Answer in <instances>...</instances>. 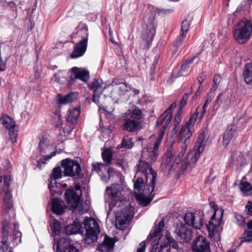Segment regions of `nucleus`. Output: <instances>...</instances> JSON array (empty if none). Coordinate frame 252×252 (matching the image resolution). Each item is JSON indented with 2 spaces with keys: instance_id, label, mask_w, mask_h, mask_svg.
Returning <instances> with one entry per match:
<instances>
[{
  "instance_id": "nucleus-1",
  "label": "nucleus",
  "mask_w": 252,
  "mask_h": 252,
  "mask_svg": "<svg viewBox=\"0 0 252 252\" xmlns=\"http://www.w3.org/2000/svg\"><path fill=\"white\" fill-rule=\"evenodd\" d=\"M137 178L134 184L136 198L143 206H146L152 200L157 173L151 164L140 159L136 167Z\"/></svg>"
},
{
  "instance_id": "nucleus-2",
  "label": "nucleus",
  "mask_w": 252,
  "mask_h": 252,
  "mask_svg": "<svg viewBox=\"0 0 252 252\" xmlns=\"http://www.w3.org/2000/svg\"><path fill=\"white\" fill-rule=\"evenodd\" d=\"M124 192V188L120 184H113L106 189L111 197L109 209L115 214V225L119 229H123L133 215V208L126 201Z\"/></svg>"
},
{
  "instance_id": "nucleus-3",
  "label": "nucleus",
  "mask_w": 252,
  "mask_h": 252,
  "mask_svg": "<svg viewBox=\"0 0 252 252\" xmlns=\"http://www.w3.org/2000/svg\"><path fill=\"white\" fill-rule=\"evenodd\" d=\"M21 237L18 224H12L9 220H4L2 225V241L0 242V252L7 250L10 243H12L14 245H18L21 242Z\"/></svg>"
},
{
  "instance_id": "nucleus-4",
  "label": "nucleus",
  "mask_w": 252,
  "mask_h": 252,
  "mask_svg": "<svg viewBox=\"0 0 252 252\" xmlns=\"http://www.w3.org/2000/svg\"><path fill=\"white\" fill-rule=\"evenodd\" d=\"M123 118V129L132 132L142 128L144 117L140 109L135 107L132 110L128 109L124 114Z\"/></svg>"
},
{
  "instance_id": "nucleus-5",
  "label": "nucleus",
  "mask_w": 252,
  "mask_h": 252,
  "mask_svg": "<svg viewBox=\"0 0 252 252\" xmlns=\"http://www.w3.org/2000/svg\"><path fill=\"white\" fill-rule=\"evenodd\" d=\"M210 206L213 212L209 223L206 224L209 235L211 237L215 236L217 237L220 235L222 229V218L223 215V209L219 208L215 202L210 203Z\"/></svg>"
},
{
  "instance_id": "nucleus-6",
  "label": "nucleus",
  "mask_w": 252,
  "mask_h": 252,
  "mask_svg": "<svg viewBox=\"0 0 252 252\" xmlns=\"http://www.w3.org/2000/svg\"><path fill=\"white\" fill-rule=\"evenodd\" d=\"M181 150L178 147L176 151H174L172 147L168 148L163 158L162 166L169 171L175 170L178 164L182 161L185 154L181 155Z\"/></svg>"
},
{
  "instance_id": "nucleus-7",
  "label": "nucleus",
  "mask_w": 252,
  "mask_h": 252,
  "mask_svg": "<svg viewBox=\"0 0 252 252\" xmlns=\"http://www.w3.org/2000/svg\"><path fill=\"white\" fill-rule=\"evenodd\" d=\"M252 33V24L245 20L240 21L233 30L235 39L239 43H245L251 37Z\"/></svg>"
},
{
  "instance_id": "nucleus-8",
  "label": "nucleus",
  "mask_w": 252,
  "mask_h": 252,
  "mask_svg": "<svg viewBox=\"0 0 252 252\" xmlns=\"http://www.w3.org/2000/svg\"><path fill=\"white\" fill-rule=\"evenodd\" d=\"M207 141V139L205 138L204 132H202L199 134L194 147V153L193 156L191 157L190 161L189 163H187L186 165H183L182 168L184 170H188L189 169H191L195 165L200 157V154L204 150Z\"/></svg>"
},
{
  "instance_id": "nucleus-9",
  "label": "nucleus",
  "mask_w": 252,
  "mask_h": 252,
  "mask_svg": "<svg viewBox=\"0 0 252 252\" xmlns=\"http://www.w3.org/2000/svg\"><path fill=\"white\" fill-rule=\"evenodd\" d=\"M84 227L86 233L84 237V242L90 244L96 241L97 235L99 233V226L94 219L86 218L84 220Z\"/></svg>"
},
{
  "instance_id": "nucleus-10",
  "label": "nucleus",
  "mask_w": 252,
  "mask_h": 252,
  "mask_svg": "<svg viewBox=\"0 0 252 252\" xmlns=\"http://www.w3.org/2000/svg\"><path fill=\"white\" fill-rule=\"evenodd\" d=\"M88 28L86 24H83L79 31V34H83L82 39L76 44L71 54L72 58H77L82 56L86 51L88 41Z\"/></svg>"
},
{
  "instance_id": "nucleus-11",
  "label": "nucleus",
  "mask_w": 252,
  "mask_h": 252,
  "mask_svg": "<svg viewBox=\"0 0 252 252\" xmlns=\"http://www.w3.org/2000/svg\"><path fill=\"white\" fill-rule=\"evenodd\" d=\"M164 136V131L160 132L154 143L153 147L151 146H147L144 148L142 154L141 158L147 159L151 162L155 161L158 156V148Z\"/></svg>"
},
{
  "instance_id": "nucleus-12",
  "label": "nucleus",
  "mask_w": 252,
  "mask_h": 252,
  "mask_svg": "<svg viewBox=\"0 0 252 252\" xmlns=\"http://www.w3.org/2000/svg\"><path fill=\"white\" fill-rule=\"evenodd\" d=\"M12 180V178L11 175L4 176V187L3 189V191L4 193L3 201L4 202V216L5 218L8 215V210L11 212L13 214H14L13 210L12 209L13 206L12 190L9 189Z\"/></svg>"
},
{
  "instance_id": "nucleus-13",
  "label": "nucleus",
  "mask_w": 252,
  "mask_h": 252,
  "mask_svg": "<svg viewBox=\"0 0 252 252\" xmlns=\"http://www.w3.org/2000/svg\"><path fill=\"white\" fill-rule=\"evenodd\" d=\"M173 232L176 238L182 243L189 242L192 237V229L181 221L176 223Z\"/></svg>"
},
{
  "instance_id": "nucleus-14",
  "label": "nucleus",
  "mask_w": 252,
  "mask_h": 252,
  "mask_svg": "<svg viewBox=\"0 0 252 252\" xmlns=\"http://www.w3.org/2000/svg\"><path fill=\"white\" fill-rule=\"evenodd\" d=\"M75 189L77 191H79V193L75 192L72 189L66 190L64 193L67 206L73 212L75 211V209L79 206L81 195V187L79 185H76Z\"/></svg>"
},
{
  "instance_id": "nucleus-15",
  "label": "nucleus",
  "mask_w": 252,
  "mask_h": 252,
  "mask_svg": "<svg viewBox=\"0 0 252 252\" xmlns=\"http://www.w3.org/2000/svg\"><path fill=\"white\" fill-rule=\"evenodd\" d=\"M192 130L193 128L185 125L182 126L180 131L177 146L181 150V155L186 153L188 147V140L191 136Z\"/></svg>"
},
{
  "instance_id": "nucleus-16",
  "label": "nucleus",
  "mask_w": 252,
  "mask_h": 252,
  "mask_svg": "<svg viewBox=\"0 0 252 252\" xmlns=\"http://www.w3.org/2000/svg\"><path fill=\"white\" fill-rule=\"evenodd\" d=\"M62 165L64 169V174L66 176H75L81 171L80 164L74 160L66 158L62 161Z\"/></svg>"
},
{
  "instance_id": "nucleus-17",
  "label": "nucleus",
  "mask_w": 252,
  "mask_h": 252,
  "mask_svg": "<svg viewBox=\"0 0 252 252\" xmlns=\"http://www.w3.org/2000/svg\"><path fill=\"white\" fill-rule=\"evenodd\" d=\"M184 220L187 225L197 229H201L204 224L203 217L197 212H187L185 215Z\"/></svg>"
},
{
  "instance_id": "nucleus-18",
  "label": "nucleus",
  "mask_w": 252,
  "mask_h": 252,
  "mask_svg": "<svg viewBox=\"0 0 252 252\" xmlns=\"http://www.w3.org/2000/svg\"><path fill=\"white\" fill-rule=\"evenodd\" d=\"M191 249L195 252H210V243L203 236H198L194 239Z\"/></svg>"
},
{
  "instance_id": "nucleus-19",
  "label": "nucleus",
  "mask_w": 252,
  "mask_h": 252,
  "mask_svg": "<svg viewBox=\"0 0 252 252\" xmlns=\"http://www.w3.org/2000/svg\"><path fill=\"white\" fill-rule=\"evenodd\" d=\"M234 96L231 91H226L220 94L216 100V103H219L220 101L222 104L223 108L227 110L233 101Z\"/></svg>"
},
{
  "instance_id": "nucleus-20",
  "label": "nucleus",
  "mask_w": 252,
  "mask_h": 252,
  "mask_svg": "<svg viewBox=\"0 0 252 252\" xmlns=\"http://www.w3.org/2000/svg\"><path fill=\"white\" fill-rule=\"evenodd\" d=\"M71 245L68 237L61 238L56 240L53 245V250L56 252H63Z\"/></svg>"
},
{
  "instance_id": "nucleus-21",
  "label": "nucleus",
  "mask_w": 252,
  "mask_h": 252,
  "mask_svg": "<svg viewBox=\"0 0 252 252\" xmlns=\"http://www.w3.org/2000/svg\"><path fill=\"white\" fill-rule=\"evenodd\" d=\"M70 77L73 79H79L83 81H87L89 77V72L85 69L74 67L71 69Z\"/></svg>"
},
{
  "instance_id": "nucleus-22",
  "label": "nucleus",
  "mask_w": 252,
  "mask_h": 252,
  "mask_svg": "<svg viewBox=\"0 0 252 252\" xmlns=\"http://www.w3.org/2000/svg\"><path fill=\"white\" fill-rule=\"evenodd\" d=\"M236 128L234 125L228 126L225 130L223 136L222 144L227 146L231 141L233 140L236 136Z\"/></svg>"
},
{
  "instance_id": "nucleus-23",
  "label": "nucleus",
  "mask_w": 252,
  "mask_h": 252,
  "mask_svg": "<svg viewBox=\"0 0 252 252\" xmlns=\"http://www.w3.org/2000/svg\"><path fill=\"white\" fill-rule=\"evenodd\" d=\"M108 88L114 87V89L119 94H123L126 92L131 90L130 86L123 83H121L117 79L113 80L111 83L107 85Z\"/></svg>"
},
{
  "instance_id": "nucleus-24",
  "label": "nucleus",
  "mask_w": 252,
  "mask_h": 252,
  "mask_svg": "<svg viewBox=\"0 0 252 252\" xmlns=\"http://www.w3.org/2000/svg\"><path fill=\"white\" fill-rule=\"evenodd\" d=\"M156 25L155 22V19L152 16L149 17L147 20L146 34L147 36L145 37L147 41H152L156 33Z\"/></svg>"
},
{
  "instance_id": "nucleus-25",
  "label": "nucleus",
  "mask_w": 252,
  "mask_h": 252,
  "mask_svg": "<svg viewBox=\"0 0 252 252\" xmlns=\"http://www.w3.org/2000/svg\"><path fill=\"white\" fill-rule=\"evenodd\" d=\"M114 244L113 239L106 235L102 243L98 245L97 250L101 252H111L114 248Z\"/></svg>"
},
{
  "instance_id": "nucleus-26",
  "label": "nucleus",
  "mask_w": 252,
  "mask_h": 252,
  "mask_svg": "<svg viewBox=\"0 0 252 252\" xmlns=\"http://www.w3.org/2000/svg\"><path fill=\"white\" fill-rule=\"evenodd\" d=\"M170 109H167L164 113H163L158 118L157 121L156 126H159L164 122V125L162 128L161 129L160 132L164 131L166 127L171 122L172 118V115H169Z\"/></svg>"
},
{
  "instance_id": "nucleus-27",
  "label": "nucleus",
  "mask_w": 252,
  "mask_h": 252,
  "mask_svg": "<svg viewBox=\"0 0 252 252\" xmlns=\"http://www.w3.org/2000/svg\"><path fill=\"white\" fill-rule=\"evenodd\" d=\"M82 228V223L77 220H75L73 224L65 227V232L67 235L76 234L81 232Z\"/></svg>"
},
{
  "instance_id": "nucleus-28",
  "label": "nucleus",
  "mask_w": 252,
  "mask_h": 252,
  "mask_svg": "<svg viewBox=\"0 0 252 252\" xmlns=\"http://www.w3.org/2000/svg\"><path fill=\"white\" fill-rule=\"evenodd\" d=\"M52 212L57 215L62 214L64 211L63 202L58 198H53L52 201Z\"/></svg>"
},
{
  "instance_id": "nucleus-29",
  "label": "nucleus",
  "mask_w": 252,
  "mask_h": 252,
  "mask_svg": "<svg viewBox=\"0 0 252 252\" xmlns=\"http://www.w3.org/2000/svg\"><path fill=\"white\" fill-rule=\"evenodd\" d=\"M80 115L79 107H71L67 112V120L68 122L74 123L78 118Z\"/></svg>"
},
{
  "instance_id": "nucleus-30",
  "label": "nucleus",
  "mask_w": 252,
  "mask_h": 252,
  "mask_svg": "<svg viewBox=\"0 0 252 252\" xmlns=\"http://www.w3.org/2000/svg\"><path fill=\"white\" fill-rule=\"evenodd\" d=\"M76 98V95L73 93H70L65 95L59 94L57 95V100L59 103L66 104L72 102Z\"/></svg>"
},
{
  "instance_id": "nucleus-31",
  "label": "nucleus",
  "mask_w": 252,
  "mask_h": 252,
  "mask_svg": "<svg viewBox=\"0 0 252 252\" xmlns=\"http://www.w3.org/2000/svg\"><path fill=\"white\" fill-rule=\"evenodd\" d=\"M244 79L247 84L252 83V63H246L243 71Z\"/></svg>"
},
{
  "instance_id": "nucleus-32",
  "label": "nucleus",
  "mask_w": 252,
  "mask_h": 252,
  "mask_svg": "<svg viewBox=\"0 0 252 252\" xmlns=\"http://www.w3.org/2000/svg\"><path fill=\"white\" fill-rule=\"evenodd\" d=\"M67 74L66 70H59L55 73L51 79V81H55L58 83H62L65 81V77Z\"/></svg>"
},
{
  "instance_id": "nucleus-33",
  "label": "nucleus",
  "mask_w": 252,
  "mask_h": 252,
  "mask_svg": "<svg viewBox=\"0 0 252 252\" xmlns=\"http://www.w3.org/2000/svg\"><path fill=\"white\" fill-rule=\"evenodd\" d=\"M164 227V221L163 220H162L159 222L158 225L155 226L154 231L150 233L149 236L151 238H154L160 236L162 233Z\"/></svg>"
},
{
  "instance_id": "nucleus-34",
  "label": "nucleus",
  "mask_w": 252,
  "mask_h": 252,
  "mask_svg": "<svg viewBox=\"0 0 252 252\" xmlns=\"http://www.w3.org/2000/svg\"><path fill=\"white\" fill-rule=\"evenodd\" d=\"M132 138L129 136H125L123 139L121 143L118 146L117 148H125L128 149H131L133 146V143L131 141Z\"/></svg>"
},
{
  "instance_id": "nucleus-35",
  "label": "nucleus",
  "mask_w": 252,
  "mask_h": 252,
  "mask_svg": "<svg viewBox=\"0 0 252 252\" xmlns=\"http://www.w3.org/2000/svg\"><path fill=\"white\" fill-rule=\"evenodd\" d=\"M3 126L10 131H12L15 127V122L8 116H4L2 118Z\"/></svg>"
},
{
  "instance_id": "nucleus-36",
  "label": "nucleus",
  "mask_w": 252,
  "mask_h": 252,
  "mask_svg": "<svg viewBox=\"0 0 252 252\" xmlns=\"http://www.w3.org/2000/svg\"><path fill=\"white\" fill-rule=\"evenodd\" d=\"M199 109H196L194 113L191 115L188 121L185 124V125L190 127V128L193 129L194 124L196 122L197 118H199L200 120L201 119H200V113L199 112Z\"/></svg>"
},
{
  "instance_id": "nucleus-37",
  "label": "nucleus",
  "mask_w": 252,
  "mask_h": 252,
  "mask_svg": "<svg viewBox=\"0 0 252 252\" xmlns=\"http://www.w3.org/2000/svg\"><path fill=\"white\" fill-rule=\"evenodd\" d=\"M194 58L186 60L185 62L181 65L179 73L180 75L186 76L188 74V70L189 68L190 64L192 63L194 60Z\"/></svg>"
},
{
  "instance_id": "nucleus-38",
  "label": "nucleus",
  "mask_w": 252,
  "mask_h": 252,
  "mask_svg": "<svg viewBox=\"0 0 252 252\" xmlns=\"http://www.w3.org/2000/svg\"><path fill=\"white\" fill-rule=\"evenodd\" d=\"M150 252H169V247L167 244L160 246L158 243L153 244Z\"/></svg>"
},
{
  "instance_id": "nucleus-39",
  "label": "nucleus",
  "mask_w": 252,
  "mask_h": 252,
  "mask_svg": "<svg viewBox=\"0 0 252 252\" xmlns=\"http://www.w3.org/2000/svg\"><path fill=\"white\" fill-rule=\"evenodd\" d=\"M213 97L211 95L208 96L207 99L205 101V103L203 105L202 107H198L196 110H199L200 113V119H202L206 112V109L207 108L208 105L211 103Z\"/></svg>"
},
{
  "instance_id": "nucleus-40",
  "label": "nucleus",
  "mask_w": 252,
  "mask_h": 252,
  "mask_svg": "<svg viewBox=\"0 0 252 252\" xmlns=\"http://www.w3.org/2000/svg\"><path fill=\"white\" fill-rule=\"evenodd\" d=\"M62 177V171L60 167L54 168L50 176L51 181H56Z\"/></svg>"
},
{
  "instance_id": "nucleus-41",
  "label": "nucleus",
  "mask_w": 252,
  "mask_h": 252,
  "mask_svg": "<svg viewBox=\"0 0 252 252\" xmlns=\"http://www.w3.org/2000/svg\"><path fill=\"white\" fill-rule=\"evenodd\" d=\"M101 84V80H94L88 84L89 87L94 91V93L99 92L98 90Z\"/></svg>"
},
{
  "instance_id": "nucleus-42",
  "label": "nucleus",
  "mask_w": 252,
  "mask_h": 252,
  "mask_svg": "<svg viewBox=\"0 0 252 252\" xmlns=\"http://www.w3.org/2000/svg\"><path fill=\"white\" fill-rule=\"evenodd\" d=\"M102 157L104 161L110 164L111 162L112 154L109 149H106L102 153Z\"/></svg>"
},
{
  "instance_id": "nucleus-43",
  "label": "nucleus",
  "mask_w": 252,
  "mask_h": 252,
  "mask_svg": "<svg viewBox=\"0 0 252 252\" xmlns=\"http://www.w3.org/2000/svg\"><path fill=\"white\" fill-rule=\"evenodd\" d=\"M47 147V138L43 137L42 139H40V142L38 144L39 150L40 152H44Z\"/></svg>"
},
{
  "instance_id": "nucleus-44",
  "label": "nucleus",
  "mask_w": 252,
  "mask_h": 252,
  "mask_svg": "<svg viewBox=\"0 0 252 252\" xmlns=\"http://www.w3.org/2000/svg\"><path fill=\"white\" fill-rule=\"evenodd\" d=\"M241 190L243 192H247L251 190L252 186L251 184L248 182H245L241 183Z\"/></svg>"
},
{
  "instance_id": "nucleus-45",
  "label": "nucleus",
  "mask_w": 252,
  "mask_h": 252,
  "mask_svg": "<svg viewBox=\"0 0 252 252\" xmlns=\"http://www.w3.org/2000/svg\"><path fill=\"white\" fill-rule=\"evenodd\" d=\"M93 170L99 173L103 168H105V165L103 163L95 162L93 164Z\"/></svg>"
},
{
  "instance_id": "nucleus-46",
  "label": "nucleus",
  "mask_w": 252,
  "mask_h": 252,
  "mask_svg": "<svg viewBox=\"0 0 252 252\" xmlns=\"http://www.w3.org/2000/svg\"><path fill=\"white\" fill-rule=\"evenodd\" d=\"M189 28V24L188 20L183 21L182 25V31L183 35H186Z\"/></svg>"
},
{
  "instance_id": "nucleus-47",
  "label": "nucleus",
  "mask_w": 252,
  "mask_h": 252,
  "mask_svg": "<svg viewBox=\"0 0 252 252\" xmlns=\"http://www.w3.org/2000/svg\"><path fill=\"white\" fill-rule=\"evenodd\" d=\"M181 122V118L180 117V115L179 113L176 115L175 118V122H174V127L173 128L175 132L176 133L179 128V125Z\"/></svg>"
},
{
  "instance_id": "nucleus-48",
  "label": "nucleus",
  "mask_w": 252,
  "mask_h": 252,
  "mask_svg": "<svg viewBox=\"0 0 252 252\" xmlns=\"http://www.w3.org/2000/svg\"><path fill=\"white\" fill-rule=\"evenodd\" d=\"M47 160V156H43L40 158L37 161L38 167L41 169L46 166V161Z\"/></svg>"
},
{
  "instance_id": "nucleus-49",
  "label": "nucleus",
  "mask_w": 252,
  "mask_h": 252,
  "mask_svg": "<svg viewBox=\"0 0 252 252\" xmlns=\"http://www.w3.org/2000/svg\"><path fill=\"white\" fill-rule=\"evenodd\" d=\"M245 236L243 238V241L251 242L252 241V230L245 231Z\"/></svg>"
},
{
  "instance_id": "nucleus-50",
  "label": "nucleus",
  "mask_w": 252,
  "mask_h": 252,
  "mask_svg": "<svg viewBox=\"0 0 252 252\" xmlns=\"http://www.w3.org/2000/svg\"><path fill=\"white\" fill-rule=\"evenodd\" d=\"M186 36V35H183V33H182L176 39L174 42V46L176 47L180 46Z\"/></svg>"
},
{
  "instance_id": "nucleus-51",
  "label": "nucleus",
  "mask_w": 252,
  "mask_h": 252,
  "mask_svg": "<svg viewBox=\"0 0 252 252\" xmlns=\"http://www.w3.org/2000/svg\"><path fill=\"white\" fill-rule=\"evenodd\" d=\"M189 94L188 93L185 94L180 103V107L182 109L186 105L187 100L188 99Z\"/></svg>"
},
{
  "instance_id": "nucleus-52",
  "label": "nucleus",
  "mask_w": 252,
  "mask_h": 252,
  "mask_svg": "<svg viewBox=\"0 0 252 252\" xmlns=\"http://www.w3.org/2000/svg\"><path fill=\"white\" fill-rule=\"evenodd\" d=\"M103 90H104V89H103L102 90H101L100 91V93H99V92H96L95 93H94L93 101L97 105L99 104V95L100 94H101L102 91Z\"/></svg>"
},
{
  "instance_id": "nucleus-53",
  "label": "nucleus",
  "mask_w": 252,
  "mask_h": 252,
  "mask_svg": "<svg viewBox=\"0 0 252 252\" xmlns=\"http://www.w3.org/2000/svg\"><path fill=\"white\" fill-rule=\"evenodd\" d=\"M52 228L56 234H58L60 230V224L58 221H55L52 226Z\"/></svg>"
},
{
  "instance_id": "nucleus-54",
  "label": "nucleus",
  "mask_w": 252,
  "mask_h": 252,
  "mask_svg": "<svg viewBox=\"0 0 252 252\" xmlns=\"http://www.w3.org/2000/svg\"><path fill=\"white\" fill-rule=\"evenodd\" d=\"M236 219L237 220L238 224L239 225L241 226L244 224L245 220L244 218L241 215L236 216Z\"/></svg>"
},
{
  "instance_id": "nucleus-55",
  "label": "nucleus",
  "mask_w": 252,
  "mask_h": 252,
  "mask_svg": "<svg viewBox=\"0 0 252 252\" xmlns=\"http://www.w3.org/2000/svg\"><path fill=\"white\" fill-rule=\"evenodd\" d=\"M146 248V244L145 242H142L139 244V248L138 249L137 252H145Z\"/></svg>"
},
{
  "instance_id": "nucleus-56",
  "label": "nucleus",
  "mask_w": 252,
  "mask_h": 252,
  "mask_svg": "<svg viewBox=\"0 0 252 252\" xmlns=\"http://www.w3.org/2000/svg\"><path fill=\"white\" fill-rule=\"evenodd\" d=\"M247 214L250 216H252V203H248L246 206Z\"/></svg>"
},
{
  "instance_id": "nucleus-57",
  "label": "nucleus",
  "mask_w": 252,
  "mask_h": 252,
  "mask_svg": "<svg viewBox=\"0 0 252 252\" xmlns=\"http://www.w3.org/2000/svg\"><path fill=\"white\" fill-rule=\"evenodd\" d=\"M221 78L219 75H215L213 79V84L219 85L220 82Z\"/></svg>"
},
{
  "instance_id": "nucleus-58",
  "label": "nucleus",
  "mask_w": 252,
  "mask_h": 252,
  "mask_svg": "<svg viewBox=\"0 0 252 252\" xmlns=\"http://www.w3.org/2000/svg\"><path fill=\"white\" fill-rule=\"evenodd\" d=\"M205 79L204 76L203 74L200 75L198 78L197 80L200 85L203 83Z\"/></svg>"
},
{
  "instance_id": "nucleus-59",
  "label": "nucleus",
  "mask_w": 252,
  "mask_h": 252,
  "mask_svg": "<svg viewBox=\"0 0 252 252\" xmlns=\"http://www.w3.org/2000/svg\"><path fill=\"white\" fill-rule=\"evenodd\" d=\"M218 87V85L213 83L212 86L210 89V92L211 93H214L216 91V90L217 89Z\"/></svg>"
},
{
  "instance_id": "nucleus-60",
  "label": "nucleus",
  "mask_w": 252,
  "mask_h": 252,
  "mask_svg": "<svg viewBox=\"0 0 252 252\" xmlns=\"http://www.w3.org/2000/svg\"><path fill=\"white\" fill-rule=\"evenodd\" d=\"M107 172L109 176L113 175L114 173V169L113 168L109 167L108 169Z\"/></svg>"
},
{
  "instance_id": "nucleus-61",
  "label": "nucleus",
  "mask_w": 252,
  "mask_h": 252,
  "mask_svg": "<svg viewBox=\"0 0 252 252\" xmlns=\"http://www.w3.org/2000/svg\"><path fill=\"white\" fill-rule=\"evenodd\" d=\"M175 104L173 103L172 104H171L170 107L168 108V109H170V111L169 112V115H172V114H171L172 109L173 108L175 107Z\"/></svg>"
},
{
  "instance_id": "nucleus-62",
  "label": "nucleus",
  "mask_w": 252,
  "mask_h": 252,
  "mask_svg": "<svg viewBox=\"0 0 252 252\" xmlns=\"http://www.w3.org/2000/svg\"><path fill=\"white\" fill-rule=\"evenodd\" d=\"M247 226L249 229H252V220H250L247 223Z\"/></svg>"
},
{
  "instance_id": "nucleus-63",
  "label": "nucleus",
  "mask_w": 252,
  "mask_h": 252,
  "mask_svg": "<svg viewBox=\"0 0 252 252\" xmlns=\"http://www.w3.org/2000/svg\"><path fill=\"white\" fill-rule=\"evenodd\" d=\"M101 178L103 182H107L108 181V179L106 176H101Z\"/></svg>"
},
{
  "instance_id": "nucleus-64",
  "label": "nucleus",
  "mask_w": 252,
  "mask_h": 252,
  "mask_svg": "<svg viewBox=\"0 0 252 252\" xmlns=\"http://www.w3.org/2000/svg\"><path fill=\"white\" fill-rule=\"evenodd\" d=\"M56 154V152H54L50 155H48V159L52 158L54 156H55Z\"/></svg>"
}]
</instances>
